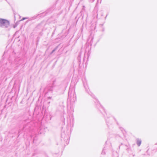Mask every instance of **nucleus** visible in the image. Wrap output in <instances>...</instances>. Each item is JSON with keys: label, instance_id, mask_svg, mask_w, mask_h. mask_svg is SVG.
Returning <instances> with one entry per match:
<instances>
[{"label": "nucleus", "instance_id": "1", "mask_svg": "<svg viewBox=\"0 0 157 157\" xmlns=\"http://www.w3.org/2000/svg\"><path fill=\"white\" fill-rule=\"evenodd\" d=\"M10 25L9 21L6 19L0 18V25L4 26L6 27H7Z\"/></svg>", "mask_w": 157, "mask_h": 157}, {"label": "nucleus", "instance_id": "2", "mask_svg": "<svg viewBox=\"0 0 157 157\" xmlns=\"http://www.w3.org/2000/svg\"><path fill=\"white\" fill-rule=\"evenodd\" d=\"M141 142L140 140H138L137 141V144L138 146H140L141 144Z\"/></svg>", "mask_w": 157, "mask_h": 157}]
</instances>
